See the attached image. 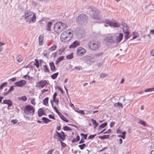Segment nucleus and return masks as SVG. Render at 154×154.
Instances as JSON below:
<instances>
[{
    "label": "nucleus",
    "mask_w": 154,
    "mask_h": 154,
    "mask_svg": "<svg viewBox=\"0 0 154 154\" xmlns=\"http://www.w3.org/2000/svg\"><path fill=\"white\" fill-rule=\"evenodd\" d=\"M103 54V53L102 52L100 53H99L97 54H95V56L97 57H100Z\"/></svg>",
    "instance_id": "49"
},
{
    "label": "nucleus",
    "mask_w": 154,
    "mask_h": 154,
    "mask_svg": "<svg viewBox=\"0 0 154 154\" xmlns=\"http://www.w3.org/2000/svg\"><path fill=\"white\" fill-rule=\"evenodd\" d=\"M10 93V92L9 91V90H8L7 92H4L3 95L4 96H6L8 94H9Z\"/></svg>",
    "instance_id": "61"
},
{
    "label": "nucleus",
    "mask_w": 154,
    "mask_h": 154,
    "mask_svg": "<svg viewBox=\"0 0 154 154\" xmlns=\"http://www.w3.org/2000/svg\"><path fill=\"white\" fill-rule=\"evenodd\" d=\"M56 134H54V138H55L56 136H57L62 140L64 141L65 140L66 135L64 134V132L63 131H62L60 134L56 131Z\"/></svg>",
    "instance_id": "8"
},
{
    "label": "nucleus",
    "mask_w": 154,
    "mask_h": 154,
    "mask_svg": "<svg viewBox=\"0 0 154 154\" xmlns=\"http://www.w3.org/2000/svg\"><path fill=\"white\" fill-rule=\"evenodd\" d=\"M76 139V141L78 142L80 140V137L79 135H78L75 138Z\"/></svg>",
    "instance_id": "63"
},
{
    "label": "nucleus",
    "mask_w": 154,
    "mask_h": 154,
    "mask_svg": "<svg viewBox=\"0 0 154 154\" xmlns=\"http://www.w3.org/2000/svg\"><path fill=\"white\" fill-rule=\"evenodd\" d=\"M123 31H124V33L126 34V35L125 36V40H127L129 38L128 35L129 33V32L127 30V29H126V30H125L123 29Z\"/></svg>",
    "instance_id": "22"
},
{
    "label": "nucleus",
    "mask_w": 154,
    "mask_h": 154,
    "mask_svg": "<svg viewBox=\"0 0 154 154\" xmlns=\"http://www.w3.org/2000/svg\"><path fill=\"white\" fill-rule=\"evenodd\" d=\"M66 58L69 60L72 59L73 58V54L72 53L69 54L67 55L66 56Z\"/></svg>",
    "instance_id": "32"
},
{
    "label": "nucleus",
    "mask_w": 154,
    "mask_h": 154,
    "mask_svg": "<svg viewBox=\"0 0 154 154\" xmlns=\"http://www.w3.org/2000/svg\"><path fill=\"white\" fill-rule=\"evenodd\" d=\"M87 17L84 14L79 15L77 18V22L80 24H82L87 22Z\"/></svg>",
    "instance_id": "6"
},
{
    "label": "nucleus",
    "mask_w": 154,
    "mask_h": 154,
    "mask_svg": "<svg viewBox=\"0 0 154 154\" xmlns=\"http://www.w3.org/2000/svg\"><path fill=\"white\" fill-rule=\"evenodd\" d=\"M52 24V23L51 22H49L47 24V30L48 31H50V28Z\"/></svg>",
    "instance_id": "28"
},
{
    "label": "nucleus",
    "mask_w": 154,
    "mask_h": 154,
    "mask_svg": "<svg viewBox=\"0 0 154 154\" xmlns=\"http://www.w3.org/2000/svg\"><path fill=\"white\" fill-rule=\"evenodd\" d=\"M89 9H90V14L93 19L96 20L98 19V15L100 13L99 10L96 8H92L91 7Z\"/></svg>",
    "instance_id": "5"
},
{
    "label": "nucleus",
    "mask_w": 154,
    "mask_h": 154,
    "mask_svg": "<svg viewBox=\"0 0 154 154\" xmlns=\"http://www.w3.org/2000/svg\"><path fill=\"white\" fill-rule=\"evenodd\" d=\"M76 35L78 38H81L84 36V31L82 28H77L75 31Z\"/></svg>",
    "instance_id": "7"
},
{
    "label": "nucleus",
    "mask_w": 154,
    "mask_h": 154,
    "mask_svg": "<svg viewBox=\"0 0 154 154\" xmlns=\"http://www.w3.org/2000/svg\"><path fill=\"white\" fill-rule=\"evenodd\" d=\"M63 129L64 131H70L72 130V129L69 128V127L66 126H63Z\"/></svg>",
    "instance_id": "39"
},
{
    "label": "nucleus",
    "mask_w": 154,
    "mask_h": 154,
    "mask_svg": "<svg viewBox=\"0 0 154 154\" xmlns=\"http://www.w3.org/2000/svg\"><path fill=\"white\" fill-rule=\"evenodd\" d=\"M17 122H18V121L17 120H14V119H12L11 120V123H13V124H16V123H17Z\"/></svg>",
    "instance_id": "54"
},
{
    "label": "nucleus",
    "mask_w": 154,
    "mask_h": 154,
    "mask_svg": "<svg viewBox=\"0 0 154 154\" xmlns=\"http://www.w3.org/2000/svg\"><path fill=\"white\" fill-rule=\"evenodd\" d=\"M107 75L105 73H101L100 75V78H104Z\"/></svg>",
    "instance_id": "46"
},
{
    "label": "nucleus",
    "mask_w": 154,
    "mask_h": 154,
    "mask_svg": "<svg viewBox=\"0 0 154 154\" xmlns=\"http://www.w3.org/2000/svg\"><path fill=\"white\" fill-rule=\"evenodd\" d=\"M60 142L61 145L62 146L65 147L66 146V144L64 142H63L62 141V140H61L60 139Z\"/></svg>",
    "instance_id": "48"
},
{
    "label": "nucleus",
    "mask_w": 154,
    "mask_h": 154,
    "mask_svg": "<svg viewBox=\"0 0 154 154\" xmlns=\"http://www.w3.org/2000/svg\"><path fill=\"white\" fill-rule=\"evenodd\" d=\"M75 68L78 69L79 70H80L82 69V66H75Z\"/></svg>",
    "instance_id": "53"
},
{
    "label": "nucleus",
    "mask_w": 154,
    "mask_h": 154,
    "mask_svg": "<svg viewBox=\"0 0 154 154\" xmlns=\"http://www.w3.org/2000/svg\"><path fill=\"white\" fill-rule=\"evenodd\" d=\"M42 119L43 122L45 124H47L48 122H51V121L50 120L45 117H43L42 118Z\"/></svg>",
    "instance_id": "25"
},
{
    "label": "nucleus",
    "mask_w": 154,
    "mask_h": 154,
    "mask_svg": "<svg viewBox=\"0 0 154 154\" xmlns=\"http://www.w3.org/2000/svg\"><path fill=\"white\" fill-rule=\"evenodd\" d=\"M53 102H55L56 103V104L57 105L58 103L59 100L58 99L56 98L53 99Z\"/></svg>",
    "instance_id": "51"
},
{
    "label": "nucleus",
    "mask_w": 154,
    "mask_h": 154,
    "mask_svg": "<svg viewBox=\"0 0 154 154\" xmlns=\"http://www.w3.org/2000/svg\"><path fill=\"white\" fill-rule=\"evenodd\" d=\"M43 36L42 35H40L38 38L39 44L40 45L42 44L43 42Z\"/></svg>",
    "instance_id": "27"
},
{
    "label": "nucleus",
    "mask_w": 154,
    "mask_h": 154,
    "mask_svg": "<svg viewBox=\"0 0 154 154\" xmlns=\"http://www.w3.org/2000/svg\"><path fill=\"white\" fill-rule=\"evenodd\" d=\"M106 24L109 25V26L112 27H119V24L118 22H116L115 21H111L108 20H106Z\"/></svg>",
    "instance_id": "10"
},
{
    "label": "nucleus",
    "mask_w": 154,
    "mask_h": 154,
    "mask_svg": "<svg viewBox=\"0 0 154 154\" xmlns=\"http://www.w3.org/2000/svg\"><path fill=\"white\" fill-rule=\"evenodd\" d=\"M113 37V35L108 36L106 38V40L107 42L110 43H115Z\"/></svg>",
    "instance_id": "15"
},
{
    "label": "nucleus",
    "mask_w": 154,
    "mask_h": 154,
    "mask_svg": "<svg viewBox=\"0 0 154 154\" xmlns=\"http://www.w3.org/2000/svg\"><path fill=\"white\" fill-rule=\"evenodd\" d=\"M79 45V42L77 41H74L71 45L69 46V48H74L77 46Z\"/></svg>",
    "instance_id": "18"
},
{
    "label": "nucleus",
    "mask_w": 154,
    "mask_h": 154,
    "mask_svg": "<svg viewBox=\"0 0 154 154\" xmlns=\"http://www.w3.org/2000/svg\"><path fill=\"white\" fill-rule=\"evenodd\" d=\"M18 100H22L23 101H25L27 100V97L25 96H23L21 97H19L18 98Z\"/></svg>",
    "instance_id": "24"
},
{
    "label": "nucleus",
    "mask_w": 154,
    "mask_h": 154,
    "mask_svg": "<svg viewBox=\"0 0 154 154\" xmlns=\"http://www.w3.org/2000/svg\"><path fill=\"white\" fill-rule=\"evenodd\" d=\"M49 64L51 70L52 71H55L56 69V68L54 65V62H50L49 63Z\"/></svg>",
    "instance_id": "21"
},
{
    "label": "nucleus",
    "mask_w": 154,
    "mask_h": 154,
    "mask_svg": "<svg viewBox=\"0 0 154 154\" xmlns=\"http://www.w3.org/2000/svg\"><path fill=\"white\" fill-rule=\"evenodd\" d=\"M24 112L26 114L32 116L34 113L35 109L32 106L30 105H27L24 109Z\"/></svg>",
    "instance_id": "4"
},
{
    "label": "nucleus",
    "mask_w": 154,
    "mask_h": 154,
    "mask_svg": "<svg viewBox=\"0 0 154 154\" xmlns=\"http://www.w3.org/2000/svg\"><path fill=\"white\" fill-rule=\"evenodd\" d=\"M16 87L14 86V85H13L11 86L10 88L8 90L9 91L11 92L13 91L14 90V87Z\"/></svg>",
    "instance_id": "47"
},
{
    "label": "nucleus",
    "mask_w": 154,
    "mask_h": 154,
    "mask_svg": "<svg viewBox=\"0 0 154 154\" xmlns=\"http://www.w3.org/2000/svg\"><path fill=\"white\" fill-rule=\"evenodd\" d=\"M83 60L86 62L92 61L93 59V57L91 55L85 56L83 57Z\"/></svg>",
    "instance_id": "16"
},
{
    "label": "nucleus",
    "mask_w": 154,
    "mask_h": 154,
    "mask_svg": "<svg viewBox=\"0 0 154 154\" xmlns=\"http://www.w3.org/2000/svg\"><path fill=\"white\" fill-rule=\"evenodd\" d=\"M138 123L141 124V125L143 126H145L146 125V122L142 120H140L138 122Z\"/></svg>",
    "instance_id": "36"
},
{
    "label": "nucleus",
    "mask_w": 154,
    "mask_h": 154,
    "mask_svg": "<svg viewBox=\"0 0 154 154\" xmlns=\"http://www.w3.org/2000/svg\"><path fill=\"white\" fill-rule=\"evenodd\" d=\"M78 113H80L81 114L84 115L85 114L83 110H80L79 111H77Z\"/></svg>",
    "instance_id": "57"
},
{
    "label": "nucleus",
    "mask_w": 154,
    "mask_h": 154,
    "mask_svg": "<svg viewBox=\"0 0 154 154\" xmlns=\"http://www.w3.org/2000/svg\"><path fill=\"white\" fill-rule=\"evenodd\" d=\"M100 45L99 41H91L88 42V46L89 48L93 51H96L98 50Z\"/></svg>",
    "instance_id": "2"
},
{
    "label": "nucleus",
    "mask_w": 154,
    "mask_h": 154,
    "mask_svg": "<svg viewBox=\"0 0 154 154\" xmlns=\"http://www.w3.org/2000/svg\"><path fill=\"white\" fill-rule=\"evenodd\" d=\"M32 4L33 6H35L37 5V3L33 1L32 2Z\"/></svg>",
    "instance_id": "62"
},
{
    "label": "nucleus",
    "mask_w": 154,
    "mask_h": 154,
    "mask_svg": "<svg viewBox=\"0 0 154 154\" xmlns=\"http://www.w3.org/2000/svg\"><path fill=\"white\" fill-rule=\"evenodd\" d=\"M80 135L81 136H82L83 137L84 139L85 140L87 138V134H85L83 133H81Z\"/></svg>",
    "instance_id": "45"
},
{
    "label": "nucleus",
    "mask_w": 154,
    "mask_h": 154,
    "mask_svg": "<svg viewBox=\"0 0 154 154\" xmlns=\"http://www.w3.org/2000/svg\"><path fill=\"white\" fill-rule=\"evenodd\" d=\"M33 14H35L33 12L30 11L29 10L27 11L25 13V18L29 17L31 16H33Z\"/></svg>",
    "instance_id": "17"
},
{
    "label": "nucleus",
    "mask_w": 154,
    "mask_h": 154,
    "mask_svg": "<svg viewBox=\"0 0 154 154\" xmlns=\"http://www.w3.org/2000/svg\"><path fill=\"white\" fill-rule=\"evenodd\" d=\"M57 48V46L54 45L49 49V51H54Z\"/></svg>",
    "instance_id": "35"
},
{
    "label": "nucleus",
    "mask_w": 154,
    "mask_h": 154,
    "mask_svg": "<svg viewBox=\"0 0 154 154\" xmlns=\"http://www.w3.org/2000/svg\"><path fill=\"white\" fill-rule=\"evenodd\" d=\"M16 59L18 62H20L23 60V58L21 56L18 55L16 57Z\"/></svg>",
    "instance_id": "29"
},
{
    "label": "nucleus",
    "mask_w": 154,
    "mask_h": 154,
    "mask_svg": "<svg viewBox=\"0 0 154 154\" xmlns=\"http://www.w3.org/2000/svg\"><path fill=\"white\" fill-rule=\"evenodd\" d=\"M16 87H22L24 86L26 84V82L24 80H21L15 82L14 83Z\"/></svg>",
    "instance_id": "13"
},
{
    "label": "nucleus",
    "mask_w": 154,
    "mask_h": 154,
    "mask_svg": "<svg viewBox=\"0 0 154 154\" xmlns=\"http://www.w3.org/2000/svg\"><path fill=\"white\" fill-rule=\"evenodd\" d=\"M151 56L154 57V49L151 51L150 52Z\"/></svg>",
    "instance_id": "59"
},
{
    "label": "nucleus",
    "mask_w": 154,
    "mask_h": 154,
    "mask_svg": "<svg viewBox=\"0 0 154 154\" xmlns=\"http://www.w3.org/2000/svg\"><path fill=\"white\" fill-rule=\"evenodd\" d=\"M64 56H62L60 57H59L57 59L60 62L63 60L64 58Z\"/></svg>",
    "instance_id": "50"
},
{
    "label": "nucleus",
    "mask_w": 154,
    "mask_h": 154,
    "mask_svg": "<svg viewBox=\"0 0 154 154\" xmlns=\"http://www.w3.org/2000/svg\"><path fill=\"white\" fill-rule=\"evenodd\" d=\"M73 33L71 32H63L61 35V39L63 42H67L72 38Z\"/></svg>",
    "instance_id": "3"
},
{
    "label": "nucleus",
    "mask_w": 154,
    "mask_h": 154,
    "mask_svg": "<svg viewBox=\"0 0 154 154\" xmlns=\"http://www.w3.org/2000/svg\"><path fill=\"white\" fill-rule=\"evenodd\" d=\"M86 51V50L84 48L82 47H79L77 49L76 54L78 55L82 56L84 55Z\"/></svg>",
    "instance_id": "12"
},
{
    "label": "nucleus",
    "mask_w": 154,
    "mask_h": 154,
    "mask_svg": "<svg viewBox=\"0 0 154 154\" xmlns=\"http://www.w3.org/2000/svg\"><path fill=\"white\" fill-rule=\"evenodd\" d=\"M48 117L50 119H53L54 120L55 119V118H54V116L52 115H51V114L49 115H48Z\"/></svg>",
    "instance_id": "56"
},
{
    "label": "nucleus",
    "mask_w": 154,
    "mask_h": 154,
    "mask_svg": "<svg viewBox=\"0 0 154 154\" xmlns=\"http://www.w3.org/2000/svg\"><path fill=\"white\" fill-rule=\"evenodd\" d=\"M153 91H154V87L146 89L144 90V91L145 92H152Z\"/></svg>",
    "instance_id": "37"
},
{
    "label": "nucleus",
    "mask_w": 154,
    "mask_h": 154,
    "mask_svg": "<svg viewBox=\"0 0 154 154\" xmlns=\"http://www.w3.org/2000/svg\"><path fill=\"white\" fill-rule=\"evenodd\" d=\"M47 82L45 80H41L37 83L35 86L36 87L43 88L47 85Z\"/></svg>",
    "instance_id": "11"
},
{
    "label": "nucleus",
    "mask_w": 154,
    "mask_h": 154,
    "mask_svg": "<svg viewBox=\"0 0 154 154\" xmlns=\"http://www.w3.org/2000/svg\"><path fill=\"white\" fill-rule=\"evenodd\" d=\"M25 18L26 19V21L27 22H29V23H34L35 22L36 20L35 14H33V16H32V19H31V20H30V19H29V17Z\"/></svg>",
    "instance_id": "14"
},
{
    "label": "nucleus",
    "mask_w": 154,
    "mask_h": 154,
    "mask_svg": "<svg viewBox=\"0 0 154 154\" xmlns=\"http://www.w3.org/2000/svg\"><path fill=\"white\" fill-rule=\"evenodd\" d=\"M114 106L116 107H117L118 106H119L120 107H121L122 108L123 107L122 104L120 103H119V102H118L117 103H115L114 104Z\"/></svg>",
    "instance_id": "43"
},
{
    "label": "nucleus",
    "mask_w": 154,
    "mask_h": 154,
    "mask_svg": "<svg viewBox=\"0 0 154 154\" xmlns=\"http://www.w3.org/2000/svg\"><path fill=\"white\" fill-rule=\"evenodd\" d=\"M16 79V77H14L13 78L11 79L10 80L12 82H14L15 81Z\"/></svg>",
    "instance_id": "64"
},
{
    "label": "nucleus",
    "mask_w": 154,
    "mask_h": 154,
    "mask_svg": "<svg viewBox=\"0 0 154 154\" xmlns=\"http://www.w3.org/2000/svg\"><path fill=\"white\" fill-rule=\"evenodd\" d=\"M96 135V134H94L91 135L89 136L88 137V139H92L94 138V137Z\"/></svg>",
    "instance_id": "44"
},
{
    "label": "nucleus",
    "mask_w": 154,
    "mask_h": 154,
    "mask_svg": "<svg viewBox=\"0 0 154 154\" xmlns=\"http://www.w3.org/2000/svg\"><path fill=\"white\" fill-rule=\"evenodd\" d=\"M58 72H56L53 74L51 75V78L53 79H55L58 76Z\"/></svg>",
    "instance_id": "33"
},
{
    "label": "nucleus",
    "mask_w": 154,
    "mask_h": 154,
    "mask_svg": "<svg viewBox=\"0 0 154 154\" xmlns=\"http://www.w3.org/2000/svg\"><path fill=\"white\" fill-rule=\"evenodd\" d=\"M60 118L63 121L66 122H68V120L62 114H61L60 116Z\"/></svg>",
    "instance_id": "31"
},
{
    "label": "nucleus",
    "mask_w": 154,
    "mask_h": 154,
    "mask_svg": "<svg viewBox=\"0 0 154 154\" xmlns=\"http://www.w3.org/2000/svg\"><path fill=\"white\" fill-rule=\"evenodd\" d=\"M86 146V144L85 143H83L82 144L79 145L78 146L81 149H83Z\"/></svg>",
    "instance_id": "40"
},
{
    "label": "nucleus",
    "mask_w": 154,
    "mask_h": 154,
    "mask_svg": "<svg viewBox=\"0 0 154 154\" xmlns=\"http://www.w3.org/2000/svg\"><path fill=\"white\" fill-rule=\"evenodd\" d=\"M113 38L115 43H118L120 42L123 37L122 34L120 33L116 35H114Z\"/></svg>",
    "instance_id": "9"
},
{
    "label": "nucleus",
    "mask_w": 154,
    "mask_h": 154,
    "mask_svg": "<svg viewBox=\"0 0 154 154\" xmlns=\"http://www.w3.org/2000/svg\"><path fill=\"white\" fill-rule=\"evenodd\" d=\"M58 89L61 92V94H63V91L62 90V89L59 87H58Z\"/></svg>",
    "instance_id": "60"
},
{
    "label": "nucleus",
    "mask_w": 154,
    "mask_h": 154,
    "mask_svg": "<svg viewBox=\"0 0 154 154\" xmlns=\"http://www.w3.org/2000/svg\"><path fill=\"white\" fill-rule=\"evenodd\" d=\"M65 48H63L62 49H61L59 50V52L60 55H61V54L64 52V51L65 50Z\"/></svg>",
    "instance_id": "52"
},
{
    "label": "nucleus",
    "mask_w": 154,
    "mask_h": 154,
    "mask_svg": "<svg viewBox=\"0 0 154 154\" xmlns=\"http://www.w3.org/2000/svg\"><path fill=\"white\" fill-rule=\"evenodd\" d=\"M91 122L93 125H94V128H95L98 125V123H97L95 120L93 119H91Z\"/></svg>",
    "instance_id": "23"
},
{
    "label": "nucleus",
    "mask_w": 154,
    "mask_h": 154,
    "mask_svg": "<svg viewBox=\"0 0 154 154\" xmlns=\"http://www.w3.org/2000/svg\"><path fill=\"white\" fill-rule=\"evenodd\" d=\"M35 65L37 68H38L39 67V62L38 60L36 59H35Z\"/></svg>",
    "instance_id": "41"
},
{
    "label": "nucleus",
    "mask_w": 154,
    "mask_h": 154,
    "mask_svg": "<svg viewBox=\"0 0 154 154\" xmlns=\"http://www.w3.org/2000/svg\"><path fill=\"white\" fill-rule=\"evenodd\" d=\"M3 103L7 104L10 107L12 106V102L10 100H3Z\"/></svg>",
    "instance_id": "19"
},
{
    "label": "nucleus",
    "mask_w": 154,
    "mask_h": 154,
    "mask_svg": "<svg viewBox=\"0 0 154 154\" xmlns=\"http://www.w3.org/2000/svg\"><path fill=\"white\" fill-rule=\"evenodd\" d=\"M31 104L33 105H35V99H32L31 100Z\"/></svg>",
    "instance_id": "58"
},
{
    "label": "nucleus",
    "mask_w": 154,
    "mask_h": 154,
    "mask_svg": "<svg viewBox=\"0 0 154 154\" xmlns=\"http://www.w3.org/2000/svg\"><path fill=\"white\" fill-rule=\"evenodd\" d=\"M45 112L43 110L42 108H40L38 111V115L39 117H41L42 115H45Z\"/></svg>",
    "instance_id": "20"
},
{
    "label": "nucleus",
    "mask_w": 154,
    "mask_h": 154,
    "mask_svg": "<svg viewBox=\"0 0 154 154\" xmlns=\"http://www.w3.org/2000/svg\"><path fill=\"white\" fill-rule=\"evenodd\" d=\"M109 135H104L102 136L99 137V138L101 139H105L108 138L109 137Z\"/></svg>",
    "instance_id": "26"
},
{
    "label": "nucleus",
    "mask_w": 154,
    "mask_h": 154,
    "mask_svg": "<svg viewBox=\"0 0 154 154\" xmlns=\"http://www.w3.org/2000/svg\"><path fill=\"white\" fill-rule=\"evenodd\" d=\"M48 98L47 97L45 98L43 101V104L45 105H47L48 104Z\"/></svg>",
    "instance_id": "30"
},
{
    "label": "nucleus",
    "mask_w": 154,
    "mask_h": 154,
    "mask_svg": "<svg viewBox=\"0 0 154 154\" xmlns=\"http://www.w3.org/2000/svg\"><path fill=\"white\" fill-rule=\"evenodd\" d=\"M7 82H4L1 84L0 85V90H1L2 89L4 86L7 85Z\"/></svg>",
    "instance_id": "42"
},
{
    "label": "nucleus",
    "mask_w": 154,
    "mask_h": 154,
    "mask_svg": "<svg viewBox=\"0 0 154 154\" xmlns=\"http://www.w3.org/2000/svg\"><path fill=\"white\" fill-rule=\"evenodd\" d=\"M67 27L66 24L61 22H58L54 25V29L56 33L59 34Z\"/></svg>",
    "instance_id": "1"
},
{
    "label": "nucleus",
    "mask_w": 154,
    "mask_h": 154,
    "mask_svg": "<svg viewBox=\"0 0 154 154\" xmlns=\"http://www.w3.org/2000/svg\"><path fill=\"white\" fill-rule=\"evenodd\" d=\"M107 123L106 122H105L102 124H101L99 127V129L103 128L107 125Z\"/></svg>",
    "instance_id": "38"
},
{
    "label": "nucleus",
    "mask_w": 154,
    "mask_h": 154,
    "mask_svg": "<svg viewBox=\"0 0 154 154\" xmlns=\"http://www.w3.org/2000/svg\"><path fill=\"white\" fill-rule=\"evenodd\" d=\"M111 130L110 129H109L108 130L104 132L103 134H109L111 133Z\"/></svg>",
    "instance_id": "55"
},
{
    "label": "nucleus",
    "mask_w": 154,
    "mask_h": 154,
    "mask_svg": "<svg viewBox=\"0 0 154 154\" xmlns=\"http://www.w3.org/2000/svg\"><path fill=\"white\" fill-rule=\"evenodd\" d=\"M44 71L45 72H49V70L48 69L47 66L46 65L43 66Z\"/></svg>",
    "instance_id": "34"
}]
</instances>
